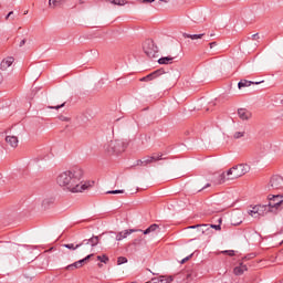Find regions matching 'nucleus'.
<instances>
[{"label":"nucleus","mask_w":283,"mask_h":283,"mask_svg":"<svg viewBox=\"0 0 283 283\" xmlns=\"http://www.w3.org/2000/svg\"><path fill=\"white\" fill-rule=\"evenodd\" d=\"M156 0H143V3H154Z\"/></svg>","instance_id":"nucleus-44"},{"label":"nucleus","mask_w":283,"mask_h":283,"mask_svg":"<svg viewBox=\"0 0 283 283\" xmlns=\"http://www.w3.org/2000/svg\"><path fill=\"white\" fill-rule=\"evenodd\" d=\"M65 0H49L50 8H56V6H61Z\"/></svg>","instance_id":"nucleus-22"},{"label":"nucleus","mask_w":283,"mask_h":283,"mask_svg":"<svg viewBox=\"0 0 283 283\" xmlns=\"http://www.w3.org/2000/svg\"><path fill=\"white\" fill-rule=\"evenodd\" d=\"M6 143H8L10 147H13V149L19 147V138L17 136H7Z\"/></svg>","instance_id":"nucleus-12"},{"label":"nucleus","mask_w":283,"mask_h":283,"mask_svg":"<svg viewBox=\"0 0 283 283\" xmlns=\"http://www.w3.org/2000/svg\"><path fill=\"white\" fill-rule=\"evenodd\" d=\"M92 258H94V253L86 255V256L84 258V260H85V262L87 263V262H90V260H92Z\"/></svg>","instance_id":"nucleus-36"},{"label":"nucleus","mask_w":283,"mask_h":283,"mask_svg":"<svg viewBox=\"0 0 283 283\" xmlns=\"http://www.w3.org/2000/svg\"><path fill=\"white\" fill-rule=\"evenodd\" d=\"M143 230H136V229H128L122 232H118L116 235V240L117 242H120V240H125V238H127V235H132V233H142Z\"/></svg>","instance_id":"nucleus-9"},{"label":"nucleus","mask_w":283,"mask_h":283,"mask_svg":"<svg viewBox=\"0 0 283 283\" xmlns=\"http://www.w3.org/2000/svg\"><path fill=\"white\" fill-rule=\"evenodd\" d=\"M159 228V226L158 224H156V223H153L150 227H148L146 230H142V233L144 234V235H149V233H154V231H156V229H158Z\"/></svg>","instance_id":"nucleus-19"},{"label":"nucleus","mask_w":283,"mask_h":283,"mask_svg":"<svg viewBox=\"0 0 283 283\" xmlns=\"http://www.w3.org/2000/svg\"><path fill=\"white\" fill-rule=\"evenodd\" d=\"M24 14H28V11H25Z\"/></svg>","instance_id":"nucleus-54"},{"label":"nucleus","mask_w":283,"mask_h":283,"mask_svg":"<svg viewBox=\"0 0 283 283\" xmlns=\"http://www.w3.org/2000/svg\"><path fill=\"white\" fill-rule=\"evenodd\" d=\"M106 193H111V195L125 193V190H109Z\"/></svg>","instance_id":"nucleus-32"},{"label":"nucleus","mask_w":283,"mask_h":283,"mask_svg":"<svg viewBox=\"0 0 283 283\" xmlns=\"http://www.w3.org/2000/svg\"><path fill=\"white\" fill-rule=\"evenodd\" d=\"M247 133L245 132H235L234 134H233V138L235 139V140H238L239 138H244V135H245Z\"/></svg>","instance_id":"nucleus-26"},{"label":"nucleus","mask_w":283,"mask_h":283,"mask_svg":"<svg viewBox=\"0 0 283 283\" xmlns=\"http://www.w3.org/2000/svg\"><path fill=\"white\" fill-rule=\"evenodd\" d=\"M3 83V75L0 73V84Z\"/></svg>","instance_id":"nucleus-48"},{"label":"nucleus","mask_w":283,"mask_h":283,"mask_svg":"<svg viewBox=\"0 0 283 283\" xmlns=\"http://www.w3.org/2000/svg\"><path fill=\"white\" fill-rule=\"evenodd\" d=\"M210 36H216V34L211 33Z\"/></svg>","instance_id":"nucleus-51"},{"label":"nucleus","mask_w":283,"mask_h":283,"mask_svg":"<svg viewBox=\"0 0 283 283\" xmlns=\"http://www.w3.org/2000/svg\"><path fill=\"white\" fill-rule=\"evenodd\" d=\"M65 270H66V271H74V270H76V268L74 266V263H72V264L67 265V266L65 268Z\"/></svg>","instance_id":"nucleus-35"},{"label":"nucleus","mask_w":283,"mask_h":283,"mask_svg":"<svg viewBox=\"0 0 283 283\" xmlns=\"http://www.w3.org/2000/svg\"><path fill=\"white\" fill-rule=\"evenodd\" d=\"M98 266L101 268V266H103V264L98 263Z\"/></svg>","instance_id":"nucleus-53"},{"label":"nucleus","mask_w":283,"mask_h":283,"mask_svg":"<svg viewBox=\"0 0 283 283\" xmlns=\"http://www.w3.org/2000/svg\"><path fill=\"white\" fill-rule=\"evenodd\" d=\"M214 45H218V42H211L209 43V46L212 49Z\"/></svg>","instance_id":"nucleus-46"},{"label":"nucleus","mask_w":283,"mask_h":283,"mask_svg":"<svg viewBox=\"0 0 283 283\" xmlns=\"http://www.w3.org/2000/svg\"><path fill=\"white\" fill-rule=\"evenodd\" d=\"M258 39H260V35H259L258 33H255V34L252 35V40H253V41H258Z\"/></svg>","instance_id":"nucleus-38"},{"label":"nucleus","mask_w":283,"mask_h":283,"mask_svg":"<svg viewBox=\"0 0 283 283\" xmlns=\"http://www.w3.org/2000/svg\"><path fill=\"white\" fill-rule=\"evenodd\" d=\"M117 264L120 265V264H127V258L125 256H119L117 259Z\"/></svg>","instance_id":"nucleus-29"},{"label":"nucleus","mask_w":283,"mask_h":283,"mask_svg":"<svg viewBox=\"0 0 283 283\" xmlns=\"http://www.w3.org/2000/svg\"><path fill=\"white\" fill-rule=\"evenodd\" d=\"M282 244H283V240H282Z\"/></svg>","instance_id":"nucleus-55"},{"label":"nucleus","mask_w":283,"mask_h":283,"mask_svg":"<svg viewBox=\"0 0 283 283\" xmlns=\"http://www.w3.org/2000/svg\"><path fill=\"white\" fill-rule=\"evenodd\" d=\"M143 51L148 59H156V56H158V45H156V42L151 39L145 40L143 43Z\"/></svg>","instance_id":"nucleus-5"},{"label":"nucleus","mask_w":283,"mask_h":283,"mask_svg":"<svg viewBox=\"0 0 283 283\" xmlns=\"http://www.w3.org/2000/svg\"><path fill=\"white\" fill-rule=\"evenodd\" d=\"M238 116L241 118V120H250L253 114L247 108H239Z\"/></svg>","instance_id":"nucleus-11"},{"label":"nucleus","mask_w":283,"mask_h":283,"mask_svg":"<svg viewBox=\"0 0 283 283\" xmlns=\"http://www.w3.org/2000/svg\"><path fill=\"white\" fill-rule=\"evenodd\" d=\"M209 229H214L216 231H222V226L220 224H210Z\"/></svg>","instance_id":"nucleus-31"},{"label":"nucleus","mask_w":283,"mask_h":283,"mask_svg":"<svg viewBox=\"0 0 283 283\" xmlns=\"http://www.w3.org/2000/svg\"><path fill=\"white\" fill-rule=\"evenodd\" d=\"M259 208V218L260 216H264V213H269V205H256Z\"/></svg>","instance_id":"nucleus-20"},{"label":"nucleus","mask_w":283,"mask_h":283,"mask_svg":"<svg viewBox=\"0 0 283 283\" xmlns=\"http://www.w3.org/2000/svg\"><path fill=\"white\" fill-rule=\"evenodd\" d=\"M191 275H192V274H187V280H188V282H190Z\"/></svg>","instance_id":"nucleus-49"},{"label":"nucleus","mask_w":283,"mask_h":283,"mask_svg":"<svg viewBox=\"0 0 283 283\" xmlns=\"http://www.w3.org/2000/svg\"><path fill=\"white\" fill-rule=\"evenodd\" d=\"M218 222H219V224H222V218H220V219L218 220Z\"/></svg>","instance_id":"nucleus-50"},{"label":"nucleus","mask_w":283,"mask_h":283,"mask_svg":"<svg viewBox=\"0 0 283 283\" xmlns=\"http://www.w3.org/2000/svg\"><path fill=\"white\" fill-rule=\"evenodd\" d=\"M125 149H127V143L120 139L111 140L105 145V151H107V154H111V155L123 154Z\"/></svg>","instance_id":"nucleus-4"},{"label":"nucleus","mask_w":283,"mask_h":283,"mask_svg":"<svg viewBox=\"0 0 283 283\" xmlns=\"http://www.w3.org/2000/svg\"><path fill=\"white\" fill-rule=\"evenodd\" d=\"M233 273H234V275H242V273H244V271H243L242 268H240V265H239V266H235V268L233 269Z\"/></svg>","instance_id":"nucleus-27"},{"label":"nucleus","mask_w":283,"mask_h":283,"mask_svg":"<svg viewBox=\"0 0 283 283\" xmlns=\"http://www.w3.org/2000/svg\"><path fill=\"white\" fill-rule=\"evenodd\" d=\"M14 63V57H7L4 60H2L1 64H0V70H8V67H10L12 64Z\"/></svg>","instance_id":"nucleus-13"},{"label":"nucleus","mask_w":283,"mask_h":283,"mask_svg":"<svg viewBox=\"0 0 283 283\" xmlns=\"http://www.w3.org/2000/svg\"><path fill=\"white\" fill-rule=\"evenodd\" d=\"M270 185L272 187V189H282L283 187V179L281 176H273L270 180Z\"/></svg>","instance_id":"nucleus-10"},{"label":"nucleus","mask_w":283,"mask_h":283,"mask_svg":"<svg viewBox=\"0 0 283 283\" xmlns=\"http://www.w3.org/2000/svg\"><path fill=\"white\" fill-rule=\"evenodd\" d=\"M255 85H260V82L254 83Z\"/></svg>","instance_id":"nucleus-52"},{"label":"nucleus","mask_w":283,"mask_h":283,"mask_svg":"<svg viewBox=\"0 0 283 283\" xmlns=\"http://www.w3.org/2000/svg\"><path fill=\"white\" fill-rule=\"evenodd\" d=\"M188 229H198L202 234L207 233V231H210L209 224H196L190 226Z\"/></svg>","instance_id":"nucleus-14"},{"label":"nucleus","mask_w":283,"mask_h":283,"mask_svg":"<svg viewBox=\"0 0 283 283\" xmlns=\"http://www.w3.org/2000/svg\"><path fill=\"white\" fill-rule=\"evenodd\" d=\"M239 268H240L243 272L247 271V265L243 264V263H241V264L239 265Z\"/></svg>","instance_id":"nucleus-41"},{"label":"nucleus","mask_w":283,"mask_h":283,"mask_svg":"<svg viewBox=\"0 0 283 283\" xmlns=\"http://www.w3.org/2000/svg\"><path fill=\"white\" fill-rule=\"evenodd\" d=\"M255 83L252 82V81H249V80H241L239 83H238V87L239 90H242V87H251V85H254Z\"/></svg>","instance_id":"nucleus-17"},{"label":"nucleus","mask_w":283,"mask_h":283,"mask_svg":"<svg viewBox=\"0 0 283 283\" xmlns=\"http://www.w3.org/2000/svg\"><path fill=\"white\" fill-rule=\"evenodd\" d=\"M251 171V166L249 164H239L233 166L227 171V176H231L228 180H235L238 178H242V176L249 174Z\"/></svg>","instance_id":"nucleus-3"},{"label":"nucleus","mask_w":283,"mask_h":283,"mask_svg":"<svg viewBox=\"0 0 283 283\" xmlns=\"http://www.w3.org/2000/svg\"><path fill=\"white\" fill-rule=\"evenodd\" d=\"M83 180V168L78 166L72 167L70 170L63 171L56 178L60 187H65L72 193H81L85 189H90L94 181L81 182Z\"/></svg>","instance_id":"nucleus-1"},{"label":"nucleus","mask_w":283,"mask_h":283,"mask_svg":"<svg viewBox=\"0 0 283 283\" xmlns=\"http://www.w3.org/2000/svg\"><path fill=\"white\" fill-rule=\"evenodd\" d=\"M193 258V253H191L190 255L186 256L185 259L181 260V264H185V262H189V260H191Z\"/></svg>","instance_id":"nucleus-33"},{"label":"nucleus","mask_w":283,"mask_h":283,"mask_svg":"<svg viewBox=\"0 0 283 283\" xmlns=\"http://www.w3.org/2000/svg\"><path fill=\"white\" fill-rule=\"evenodd\" d=\"M73 266H74L75 269H81V268H82V265H81V263H78V261L74 262V263H73Z\"/></svg>","instance_id":"nucleus-37"},{"label":"nucleus","mask_w":283,"mask_h":283,"mask_svg":"<svg viewBox=\"0 0 283 283\" xmlns=\"http://www.w3.org/2000/svg\"><path fill=\"white\" fill-rule=\"evenodd\" d=\"M61 120H66V122H67V120H70V118L62 116V117H61Z\"/></svg>","instance_id":"nucleus-47"},{"label":"nucleus","mask_w":283,"mask_h":283,"mask_svg":"<svg viewBox=\"0 0 283 283\" xmlns=\"http://www.w3.org/2000/svg\"><path fill=\"white\" fill-rule=\"evenodd\" d=\"M97 260H98L99 262H103L104 264H107V263L109 262V258H108L107 255H105V254H103L102 256L98 255V256H97Z\"/></svg>","instance_id":"nucleus-25"},{"label":"nucleus","mask_w":283,"mask_h":283,"mask_svg":"<svg viewBox=\"0 0 283 283\" xmlns=\"http://www.w3.org/2000/svg\"><path fill=\"white\" fill-rule=\"evenodd\" d=\"M61 107H65V102L57 106H49L50 109H61Z\"/></svg>","instance_id":"nucleus-34"},{"label":"nucleus","mask_w":283,"mask_h":283,"mask_svg":"<svg viewBox=\"0 0 283 283\" xmlns=\"http://www.w3.org/2000/svg\"><path fill=\"white\" fill-rule=\"evenodd\" d=\"M163 74H165V70L158 69L155 72L142 77L140 81L148 83L149 81H154V78H158V76H163Z\"/></svg>","instance_id":"nucleus-7"},{"label":"nucleus","mask_w":283,"mask_h":283,"mask_svg":"<svg viewBox=\"0 0 283 283\" xmlns=\"http://www.w3.org/2000/svg\"><path fill=\"white\" fill-rule=\"evenodd\" d=\"M208 187H211V184H207L205 187H202L199 191H203V189H208Z\"/></svg>","instance_id":"nucleus-43"},{"label":"nucleus","mask_w":283,"mask_h":283,"mask_svg":"<svg viewBox=\"0 0 283 283\" xmlns=\"http://www.w3.org/2000/svg\"><path fill=\"white\" fill-rule=\"evenodd\" d=\"M98 242H101V238L98 235H93L91 239H84L81 243H66L63 244L65 249L70 251H76V249H81L84 253H92L94 251V247H98Z\"/></svg>","instance_id":"nucleus-2"},{"label":"nucleus","mask_w":283,"mask_h":283,"mask_svg":"<svg viewBox=\"0 0 283 283\" xmlns=\"http://www.w3.org/2000/svg\"><path fill=\"white\" fill-rule=\"evenodd\" d=\"M174 56H164L158 60L159 65H171L174 63Z\"/></svg>","instance_id":"nucleus-16"},{"label":"nucleus","mask_w":283,"mask_h":283,"mask_svg":"<svg viewBox=\"0 0 283 283\" xmlns=\"http://www.w3.org/2000/svg\"><path fill=\"white\" fill-rule=\"evenodd\" d=\"M158 160H165V158H163V154H154L150 157H144V167H147V165H151V163H158Z\"/></svg>","instance_id":"nucleus-8"},{"label":"nucleus","mask_w":283,"mask_h":283,"mask_svg":"<svg viewBox=\"0 0 283 283\" xmlns=\"http://www.w3.org/2000/svg\"><path fill=\"white\" fill-rule=\"evenodd\" d=\"M140 234L134 239L133 244L134 247H140V244H147V241L145 240V234L143 232H139Z\"/></svg>","instance_id":"nucleus-15"},{"label":"nucleus","mask_w":283,"mask_h":283,"mask_svg":"<svg viewBox=\"0 0 283 283\" xmlns=\"http://www.w3.org/2000/svg\"><path fill=\"white\" fill-rule=\"evenodd\" d=\"M109 3H113V6H125L127 1L125 0H108Z\"/></svg>","instance_id":"nucleus-24"},{"label":"nucleus","mask_w":283,"mask_h":283,"mask_svg":"<svg viewBox=\"0 0 283 283\" xmlns=\"http://www.w3.org/2000/svg\"><path fill=\"white\" fill-rule=\"evenodd\" d=\"M77 262H78V264H81L82 266H83V264H87V262L85 261V259H81V260H78Z\"/></svg>","instance_id":"nucleus-40"},{"label":"nucleus","mask_w":283,"mask_h":283,"mask_svg":"<svg viewBox=\"0 0 283 283\" xmlns=\"http://www.w3.org/2000/svg\"><path fill=\"white\" fill-rule=\"evenodd\" d=\"M248 213H249V216H251L252 218H260L258 206L252 207V209L249 210Z\"/></svg>","instance_id":"nucleus-21"},{"label":"nucleus","mask_w":283,"mask_h":283,"mask_svg":"<svg viewBox=\"0 0 283 283\" xmlns=\"http://www.w3.org/2000/svg\"><path fill=\"white\" fill-rule=\"evenodd\" d=\"M50 205H54V199L50 198V199H44L42 201V207H44L45 209H48V207H50Z\"/></svg>","instance_id":"nucleus-23"},{"label":"nucleus","mask_w":283,"mask_h":283,"mask_svg":"<svg viewBox=\"0 0 283 283\" xmlns=\"http://www.w3.org/2000/svg\"><path fill=\"white\" fill-rule=\"evenodd\" d=\"M136 166H137V167H138V166H144L143 159H138V160L136 161Z\"/></svg>","instance_id":"nucleus-39"},{"label":"nucleus","mask_w":283,"mask_h":283,"mask_svg":"<svg viewBox=\"0 0 283 283\" xmlns=\"http://www.w3.org/2000/svg\"><path fill=\"white\" fill-rule=\"evenodd\" d=\"M202 36H205V33H200V34L184 33V39H191V41H196L198 39H202Z\"/></svg>","instance_id":"nucleus-18"},{"label":"nucleus","mask_w":283,"mask_h":283,"mask_svg":"<svg viewBox=\"0 0 283 283\" xmlns=\"http://www.w3.org/2000/svg\"><path fill=\"white\" fill-rule=\"evenodd\" d=\"M268 207L269 211H277V209H282L283 207V195H269L268 196Z\"/></svg>","instance_id":"nucleus-6"},{"label":"nucleus","mask_w":283,"mask_h":283,"mask_svg":"<svg viewBox=\"0 0 283 283\" xmlns=\"http://www.w3.org/2000/svg\"><path fill=\"white\" fill-rule=\"evenodd\" d=\"M221 253H223V255H229L230 258H233V255H235V251L233 250H224Z\"/></svg>","instance_id":"nucleus-28"},{"label":"nucleus","mask_w":283,"mask_h":283,"mask_svg":"<svg viewBox=\"0 0 283 283\" xmlns=\"http://www.w3.org/2000/svg\"><path fill=\"white\" fill-rule=\"evenodd\" d=\"M226 180H227V175H226L224 172H222V174L219 176V185L224 184Z\"/></svg>","instance_id":"nucleus-30"},{"label":"nucleus","mask_w":283,"mask_h":283,"mask_svg":"<svg viewBox=\"0 0 283 283\" xmlns=\"http://www.w3.org/2000/svg\"><path fill=\"white\" fill-rule=\"evenodd\" d=\"M12 14H14V11H10V12L7 14L6 19H10V18L12 17Z\"/></svg>","instance_id":"nucleus-42"},{"label":"nucleus","mask_w":283,"mask_h":283,"mask_svg":"<svg viewBox=\"0 0 283 283\" xmlns=\"http://www.w3.org/2000/svg\"><path fill=\"white\" fill-rule=\"evenodd\" d=\"M25 42H27V40L23 39V40L20 42V48H23V45H25Z\"/></svg>","instance_id":"nucleus-45"}]
</instances>
